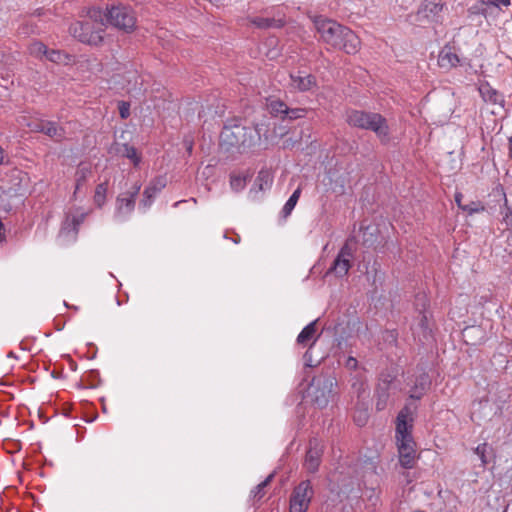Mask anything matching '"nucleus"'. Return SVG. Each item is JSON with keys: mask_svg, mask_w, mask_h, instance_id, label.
I'll return each instance as SVG.
<instances>
[{"mask_svg": "<svg viewBox=\"0 0 512 512\" xmlns=\"http://www.w3.org/2000/svg\"><path fill=\"white\" fill-rule=\"evenodd\" d=\"M304 359L306 361V365L307 366H312V363H311V355L309 353V351H307L305 354H304Z\"/></svg>", "mask_w": 512, "mask_h": 512, "instance_id": "nucleus-43", "label": "nucleus"}, {"mask_svg": "<svg viewBox=\"0 0 512 512\" xmlns=\"http://www.w3.org/2000/svg\"><path fill=\"white\" fill-rule=\"evenodd\" d=\"M313 23L326 44L347 54H355L359 50L360 40L350 28L323 16H315Z\"/></svg>", "mask_w": 512, "mask_h": 512, "instance_id": "nucleus-1", "label": "nucleus"}, {"mask_svg": "<svg viewBox=\"0 0 512 512\" xmlns=\"http://www.w3.org/2000/svg\"><path fill=\"white\" fill-rule=\"evenodd\" d=\"M289 89L296 92H309L317 87L316 77L305 71H295L289 74Z\"/></svg>", "mask_w": 512, "mask_h": 512, "instance_id": "nucleus-12", "label": "nucleus"}, {"mask_svg": "<svg viewBox=\"0 0 512 512\" xmlns=\"http://www.w3.org/2000/svg\"><path fill=\"white\" fill-rule=\"evenodd\" d=\"M488 449H489V446L487 443H481L474 449V453L479 457V459L481 461V465L483 467L486 466L488 463V460L486 457Z\"/></svg>", "mask_w": 512, "mask_h": 512, "instance_id": "nucleus-32", "label": "nucleus"}, {"mask_svg": "<svg viewBox=\"0 0 512 512\" xmlns=\"http://www.w3.org/2000/svg\"><path fill=\"white\" fill-rule=\"evenodd\" d=\"M460 58L455 51V48L445 45L439 52L438 65L441 69L449 71L459 65Z\"/></svg>", "mask_w": 512, "mask_h": 512, "instance_id": "nucleus-15", "label": "nucleus"}, {"mask_svg": "<svg viewBox=\"0 0 512 512\" xmlns=\"http://www.w3.org/2000/svg\"><path fill=\"white\" fill-rule=\"evenodd\" d=\"M364 385H365V384H364V382H363L361 379H359V380H357V381H355V382H353V383H352V387H353V388H356V389H357V391H358V393H360L361 391H364V390H365V389H364Z\"/></svg>", "mask_w": 512, "mask_h": 512, "instance_id": "nucleus-41", "label": "nucleus"}, {"mask_svg": "<svg viewBox=\"0 0 512 512\" xmlns=\"http://www.w3.org/2000/svg\"><path fill=\"white\" fill-rule=\"evenodd\" d=\"M107 189V183H100L96 186L94 193V203L98 207H102L104 205L106 201Z\"/></svg>", "mask_w": 512, "mask_h": 512, "instance_id": "nucleus-27", "label": "nucleus"}, {"mask_svg": "<svg viewBox=\"0 0 512 512\" xmlns=\"http://www.w3.org/2000/svg\"><path fill=\"white\" fill-rule=\"evenodd\" d=\"M4 161V150L0 146V164H2Z\"/></svg>", "mask_w": 512, "mask_h": 512, "instance_id": "nucleus-45", "label": "nucleus"}, {"mask_svg": "<svg viewBox=\"0 0 512 512\" xmlns=\"http://www.w3.org/2000/svg\"><path fill=\"white\" fill-rule=\"evenodd\" d=\"M421 299H422L423 301H426V297H425L424 295H423V296H421Z\"/></svg>", "mask_w": 512, "mask_h": 512, "instance_id": "nucleus-46", "label": "nucleus"}, {"mask_svg": "<svg viewBox=\"0 0 512 512\" xmlns=\"http://www.w3.org/2000/svg\"><path fill=\"white\" fill-rule=\"evenodd\" d=\"M300 195L301 187H298L283 206L282 213L284 214L285 217L291 214L292 210L294 209L300 198Z\"/></svg>", "mask_w": 512, "mask_h": 512, "instance_id": "nucleus-24", "label": "nucleus"}, {"mask_svg": "<svg viewBox=\"0 0 512 512\" xmlns=\"http://www.w3.org/2000/svg\"><path fill=\"white\" fill-rule=\"evenodd\" d=\"M119 153H121L122 156L131 160L135 166H138L141 162V157L138 154L136 148L133 146L123 144L122 148L119 150Z\"/></svg>", "mask_w": 512, "mask_h": 512, "instance_id": "nucleus-23", "label": "nucleus"}, {"mask_svg": "<svg viewBox=\"0 0 512 512\" xmlns=\"http://www.w3.org/2000/svg\"><path fill=\"white\" fill-rule=\"evenodd\" d=\"M305 115H306V109H304V108H293V109H290L287 106V111L284 114V118L287 117L290 120H294V119L302 118Z\"/></svg>", "mask_w": 512, "mask_h": 512, "instance_id": "nucleus-34", "label": "nucleus"}, {"mask_svg": "<svg viewBox=\"0 0 512 512\" xmlns=\"http://www.w3.org/2000/svg\"><path fill=\"white\" fill-rule=\"evenodd\" d=\"M26 120V117L23 116L20 118L19 123L26 125L33 132H42L56 141H61L65 136V130L58 126L56 122L44 120L26 122Z\"/></svg>", "mask_w": 512, "mask_h": 512, "instance_id": "nucleus-10", "label": "nucleus"}, {"mask_svg": "<svg viewBox=\"0 0 512 512\" xmlns=\"http://www.w3.org/2000/svg\"><path fill=\"white\" fill-rule=\"evenodd\" d=\"M28 50L32 56L42 59L43 57L46 56L48 48L42 42L37 41V42L31 43L29 45Z\"/></svg>", "mask_w": 512, "mask_h": 512, "instance_id": "nucleus-29", "label": "nucleus"}, {"mask_svg": "<svg viewBox=\"0 0 512 512\" xmlns=\"http://www.w3.org/2000/svg\"><path fill=\"white\" fill-rule=\"evenodd\" d=\"M0 57H2V53H0Z\"/></svg>", "mask_w": 512, "mask_h": 512, "instance_id": "nucleus-47", "label": "nucleus"}, {"mask_svg": "<svg viewBox=\"0 0 512 512\" xmlns=\"http://www.w3.org/2000/svg\"><path fill=\"white\" fill-rule=\"evenodd\" d=\"M119 113L121 118L126 119L130 116V105L127 102H120L119 103Z\"/></svg>", "mask_w": 512, "mask_h": 512, "instance_id": "nucleus-36", "label": "nucleus"}, {"mask_svg": "<svg viewBox=\"0 0 512 512\" xmlns=\"http://www.w3.org/2000/svg\"><path fill=\"white\" fill-rule=\"evenodd\" d=\"M336 378L331 375L314 377L308 388V396L318 408H325L334 396Z\"/></svg>", "mask_w": 512, "mask_h": 512, "instance_id": "nucleus-6", "label": "nucleus"}, {"mask_svg": "<svg viewBox=\"0 0 512 512\" xmlns=\"http://www.w3.org/2000/svg\"><path fill=\"white\" fill-rule=\"evenodd\" d=\"M91 167L86 164H80L76 170L75 173V181H76V187L74 191V195L77 193V191L80 189V187L83 185V183L86 181V179L91 175Z\"/></svg>", "mask_w": 512, "mask_h": 512, "instance_id": "nucleus-21", "label": "nucleus"}, {"mask_svg": "<svg viewBox=\"0 0 512 512\" xmlns=\"http://www.w3.org/2000/svg\"><path fill=\"white\" fill-rule=\"evenodd\" d=\"M103 26L104 24L95 22L88 16V19L85 21L73 23L69 31L80 42L97 46L103 41Z\"/></svg>", "mask_w": 512, "mask_h": 512, "instance_id": "nucleus-7", "label": "nucleus"}, {"mask_svg": "<svg viewBox=\"0 0 512 512\" xmlns=\"http://www.w3.org/2000/svg\"><path fill=\"white\" fill-rule=\"evenodd\" d=\"M430 386L428 374L424 370H420L415 376L413 386L410 389V398L419 400L425 394Z\"/></svg>", "mask_w": 512, "mask_h": 512, "instance_id": "nucleus-16", "label": "nucleus"}, {"mask_svg": "<svg viewBox=\"0 0 512 512\" xmlns=\"http://www.w3.org/2000/svg\"><path fill=\"white\" fill-rule=\"evenodd\" d=\"M346 121L350 126L373 131L382 140L389 137L387 121L378 113L352 110L347 113Z\"/></svg>", "mask_w": 512, "mask_h": 512, "instance_id": "nucleus-5", "label": "nucleus"}, {"mask_svg": "<svg viewBox=\"0 0 512 512\" xmlns=\"http://www.w3.org/2000/svg\"><path fill=\"white\" fill-rule=\"evenodd\" d=\"M246 179L240 175H232L230 178V186L234 191H240L245 187Z\"/></svg>", "mask_w": 512, "mask_h": 512, "instance_id": "nucleus-33", "label": "nucleus"}, {"mask_svg": "<svg viewBox=\"0 0 512 512\" xmlns=\"http://www.w3.org/2000/svg\"><path fill=\"white\" fill-rule=\"evenodd\" d=\"M479 93L485 102L491 104H502L504 101L502 95L493 89L488 83L480 85Z\"/></svg>", "mask_w": 512, "mask_h": 512, "instance_id": "nucleus-18", "label": "nucleus"}, {"mask_svg": "<svg viewBox=\"0 0 512 512\" xmlns=\"http://www.w3.org/2000/svg\"><path fill=\"white\" fill-rule=\"evenodd\" d=\"M392 382V377L390 375H387L383 378H381L380 382L377 386V394H378V402H377V409H382L385 406L386 400L388 398V390L390 388V384Z\"/></svg>", "mask_w": 512, "mask_h": 512, "instance_id": "nucleus-19", "label": "nucleus"}, {"mask_svg": "<svg viewBox=\"0 0 512 512\" xmlns=\"http://www.w3.org/2000/svg\"><path fill=\"white\" fill-rule=\"evenodd\" d=\"M367 415L366 413H360L358 417L355 416V422L358 426H362L366 423Z\"/></svg>", "mask_w": 512, "mask_h": 512, "instance_id": "nucleus-40", "label": "nucleus"}, {"mask_svg": "<svg viewBox=\"0 0 512 512\" xmlns=\"http://www.w3.org/2000/svg\"><path fill=\"white\" fill-rule=\"evenodd\" d=\"M272 184V177L268 171L261 170L256 179L255 185L258 186L259 190H265Z\"/></svg>", "mask_w": 512, "mask_h": 512, "instance_id": "nucleus-26", "label": "nucleus"}, {"mask_svg": "<svg viewBox=\"0 0 512 512\" xmlns=\"http://www.w3.org/2000/svg\"><path fill=\"white\" fill-rule=\"evenodd\" d=\"M462 211L466 212L468 215H473L475 213H480L485 211V207L481 202H471L469 204H465L462 207Z\"/></svg>", "mask_w": 512, "mask_h": 512, "instance_id": "nucleus-31", "label": "nucleus"}, {"mask_svg": "<svg viewBox=\"0 0 512 512\" xmlns=\"http://www.w3.org/2000/svg\"><path fill=\"white\" fill-rule=\"evenodd\" d=\"M89 17L101 24L108 23L113 27L127 33L132 32L136 27V16L134 11L125 5L112 6L103 12L100 8H91Z\"/></svg>", "mask_w": 512, "mask_h": 512, "instance_id": "nucleus-4", "label": "nucleus"}, {"mask_svg": "<svg viewBox=\"0 0 512 512\" xmlns=\"http://www.w3.org/2000/svg\"><path fill=\"white\" fill-rule=\"evenodd\" d=\"M462 198H463L462 193L457 192V193L455 194V202H456L457 206H458L461 210H462V207L464 206V205L462 204V202H461V201H462Z\"/></svg>", "mask_w": 512, "mask_h": 512, "instance_id": "nucleus-42", "label": "nucleus"}, {"mask_svg": "<svg viewBox=\"0 0 512 512\" xmlns=\"http://www.w3.org/2000/svg\"><path fill=\"white\" fill-rule=\"evenodd\" d=\"M345 367L349 370H356L358 367L357 359L352 356H349L345 361Z\"/></svg>", "mask_w": 512, "mask_h": 512, "instance_id": "nucleus-37", "label": "nucleus"}, {"mask_svg": "<svg viewBox=\"0 0 512 512\" xmlns=\"http://www.w3.org/2000/svg\"><path fill=\"white\" fill-rule=\"evenodd\" d=\"M45 58L54 63H64L67 64L69 62V56L60 50L48 49Z\"/></svg>", "mask_w": 512, "mask_h": 512, "instance_id": "nucleus-25", "label": "nucleus"}, {"mask_svg": "<svg viewBox=\"0 0 512 512\" xmlns=\"http://www.w3.org/2000/svg\"><path fill=\"white\" fill-rule=\"evenodd\" d=\"M489 2L494 5V6H509L510 5V0H489Z\"/></svg>", "mask_w": 512, "mask_h": 512, "instance_id": "nucleus-39", "label": "nucleus"}, {"mask_svg": "<svg viewBox=\"0 0 512 512\" xmlns=\"http://www.w3.org/2000/svg\"><path fill=\"white\" fill-rule=\"evenodd\" d=\"M86 215H87V213H81L77 216H73L72 222L74 225V229H77V227L84 221Z\"/></svg>", "mask_w": 512, "mask_h": 512, "instance_id": "nucleus-38", "label": "nucleus"}, {"mask_svg": "<svg viewBox=\"0 0 512 512\" xmlns=\"http://www.w3.org/2000/svg\"><path fill=\"white\" fill-rule=\"evenodd\" d=\"M167 180L165 176H158L152 179L143 191L142 199L139 203V209L147 211L155 197L165 188Z\"/></svg>", "mask_w": 512, "mask_h": 512, "instance_id": "nucleus-13", "label": "nucleus"}, {"mask_svg": "<svg viewBox=\"0 0 512 512\" xmlns=\"http://www.w3.org/2000/svg\"><path fill=\"white\" fill-rule=\"evenodd\" d=\"M417 329L422 331L424 338H427L430 334V330L428 328V319L427 316L423 313H420V320L417 324Z\"/></svg>", "mask_w": 512, "mask_h": 512, "instance_id": "nucleus-35", "label": "nucleus"}, {"mask_svg": "<svg viewBox=\"0 0 512 512\" xmlns=\"http://www.w3.org/2000/svg\"><path fill=\"white\" fill-rule=\"evenodd\" d=\"M140 189L141 184L135 183L129 191L124 192L117 197L115 215L118 219L123 220L133 212L136 197L138 196Z\"/></svg>", "mask_w": 512, "mask_h": 512, "instance_id": "nucleus-9", "label": "nucleus"}, {"mask_svg": "<svg viewBox=\"0 0 512 512\" xmlns=\"http://www.w3.org/2000/svg\"><path fill=\"white\" fill-rule=\"evenodd\" d=\"M3 230H4V225H3L2 221L0 220V242H3L5 240V234H4Z\"/></svg>", "mask_w": 512, "mask_h": 512, "instance_id": "nucleus-44", "label": "nucleus"}, {"mask_svg": "<svg viewBox=\"0 0 512 512\" xmlns=\"http://www.w3.org/2000/svg\"><path fill=\"white\" fill-rule=\"evenodd\" d=\"M260 140V132L256 127L243 126L238 120L225 124L220 134V145L225 150L237 149L244 151Z\"/></svg>", "mask_w": 512, "mask_h": 512, "instance_id": "nucleus-3", "label": "nucleus"}, {"mask_svg": "<svg viewBox=\"0 0 512 512\" xmlns=\"http://www.w3.org/2000/svg\"><path fill=\"white\" fill-rule=\"evenodd\" d=\"M322 450L316 444L310 442V448L307 451L304 466L310 473H314L318 470L321 462Z\"/></svg>", "mask_w": 512, "mask_h": 512, "instance_id": "nucleus-17", "label": "nucleus"}, {"mask_svg": "<svg viewBox=\"0 0 512 512\" xmlns=\"http://www.w3.org/2000/svg\"><path fill=\"white\" fill-rule=\"evenodd\" d=\"M352 257L353 250L349 245V242H346L340 249L329 271L333 272L338 277H344L351 268Z\"/></svg>", "mask_w": 512, "mask_h": 512, "instance_id": "nucleus-14", "label": "nucleus"}, {"mask_svg": "<svg viewBox=\"0 0 512 512\" xmlns=\"http://www.w3.org/2000/svg\"><path fill=\"white\" fill-rule=\"evenodd\" d=\"M274 474H270L264 481L259 483L252 491L251 495L254 499L260 500L264 496V488L271 482Z\"/></svg>", "mask_w": 512, "mask_h": 512, "instance_id": "nucleus-30", "label": "nucleus"}, {"mask_svg": "<svg viewBox=\"0 0 512 512\" xmlns=\"http://www.w3.org/2000/svg\"><path fill=\"white\" fill-rule=\"evenodd\" d=\"M412 412L405 406L397 416L396 441L398 446L399 461L402 467L410 469L414 466L416 459L415 442L411 435Z\"/></svg>", "mask_w": 512, "mask_h": 512, "instance_id": "nucleus-2", "label": "nucleus"}, {"mask_svg": "<svg viewBox=\"0 0 512 512\" xmlns=\"http://www.w3.org/2000/svg\"><path fill=\"white\" fill-rule=\"evenodd\" d=\"M316 323L317 320L312 321L302 329L297 337L298 344L306 346L310 341H315Z\"/></svg>", "mask_w": 512, "mask_h": 512, "instance_id": "nucleus-20", "label": "nucleus"}, {"mask_svg": "<svg viewBox=\"0 0 512 512\" xmlns=\"http://www.w3.org/2000/svg\"><path fill=\"white\" fill-rule=\"evenodd\" d=\"M445 3L442 0H424L418 10L419 19L429 23H442Z\"/></svg>", "mask_w": 512, "mask_h": 512, "instance_id": "nucleus-11", "label": "nucleus"}, {"mask_svg": "<svg viewBox=\"0 0 512 512\" xmlns=\"http://www.w3.org/2000/svg\"><path fill=\"white\" fill-rule=\"evenodd\" d=\"M314 491L309 480L302 481L293 490L290 497V512H306Z\"/></svg>", "mask_w": 512, "mask_h": 512, "instance_id": "nucleus-8", "label": "nucleus"}, {"mask_svg": "<svg viewBox=\"0 0 512 512\" xmlns=\"http://www.w3.org/2000/svg\"><path fill=\"white\" fill-rule=\"evenodd\" d=\"M249 21L251 24H253L254 26H256L258 28H269L274 25H281L280 24L281 21H276L271 18L252 17V18H249Z\"/></svg>", "mask_w": 512, "mask_h": 512, "instance_id": "nucleus-28", "label": "nucleus"}, {"mask_svg": "<svg viewBox=\"0 0 512 512\" xmlns=\"http://www.w3.org/2000/svg\"><path fill=\"white\" fill-rule=\"evenodd\" d=\"M269 112L275 117L284 119V114L287 111V105L281 100H270L267 104Z\"/></svg>", "mask_w": 512, "mask_h": 512, "instance_id": "nucleus-22", "label": "nucleus"}]
</instances>
